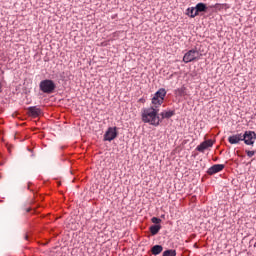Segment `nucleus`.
Returning <instances> with one entry per match:
<instances>
[{
	"label": "nucleus",
	"instance_id": "dca6fc26",
	"mask_svg": "<svg viewBox=\"0 0 256 256\" xmlns=\"http://www.w3.org/2000/svg\"><path fill=\"white\" fill-rule=\"evenodd\" d=\"M161 117L162 119H169L171 117H173L174 113L173 111H164V112H161Z\"/></svg>",
	"mask_w": 256,
	"mask_h": 256
},
{
	"label": "nucleus",
	"instance_id": "f257e3e1",
	"mask_svg": "<svg viewBox=\"0 0 256 256\" xmlns=\"http://www.w3.org/2000/svg\"><path fill=\"white\" fill-rule=\"evenodd\" d=\"M159 113V109L155 108V107H149V108H144L142 109V121L144 123H149L150 125H154L155 127H157V125H159L160 123V118L157 115Z\"/></svg>",
	"mask_w": 256,
	"mask_h": 256
},
{
	"label": "nucleus",
	"instance_id": "1a4fd4ad",
	"mask_svg": "<svg viewBox=\"0 0 256 256\" xmlns=\"http://www.w3.org/2000/svg\"><path fill=\"white\" fill-rule=\"evenodd\" d=\"M225 169V165L223 164H215L208 169L209 175H215V173H219V171H223Z\"/></svg>",
	"mask_w": 256,
	"mask_h": 256
},
{
	"label": "nucleus",
	"instance_id": "a211bd4d",
	"mask_svg": "<svg viewBox=\"0 0 256 256\" xmlns=\"http://www.w3.org/2000/svg\"><path fill=\"white\" fill-rule=\"evenodd\" d=\"M152 223H154L155 225H159V223H161V219L157 218V217H153L151 219Z\"/></svg>",
	"mask_w": 256,
	"mask_h": 256
},
{
	"label": "nucleus",
	"instance_id": "6ab92c4d",
	"mask_svg": "<svg viewBox=\"0 0 256 256\" xmlns=\"http://www.w3.org/2000/svg\"><path fill=\"white\" fill-rule=\"evenodd\" d=\"M246 155L248 157H253L255 155V151H251V150H246Z\"/></svg>",
	"mask_w": 256,
	"mask_h": 256
},
{
	"label": "nucleus",
	"instance_id": "423d86ee",
	"mask_svg": "<svg viewBox=\"0 0 256 256\" xmlns=\"http://www.w3.org/2000/svg\"><path fill=\"white\" fill-rule=\"evenodd\" d=\"M117 138V127H109L104 134V141H113Z\"/></svg>",
	"mask_w": 256,
	"mask_h": 256
},
{
	"label": "nucleus",
	"instance_id": "6e6552de",
	"mask_svg": "<svg viewBox=\"0 0 256 256\" xmlns=\"http://www.w3.org/2000/svg\"><path fill=\"white\" fill-rule=\"evenodd\" d=\"M240 141H243V134H234L228 137V142L230 145H237Z\"/></svg>",
	"mask_w": 256,
	"mask_h": 256
},
{
	"label": "nucleus",
	"instance_id": "2eb2a0df",
	"mask_svg": "<svg viewBox=\"0 0 256 256\" xmlns=\"http://www.w3.org/2000/svg\"><path fill=\"white\" fill-rule=\"evenodd\" d=\"M163 251V246L161 245H155L152 247V254L153 255H159Z\"/></svg>",
	"mask_w": 256,
	"mask_h": 256
},
{
	"label": "nucleus",
	"instance_id": "20e7f679",
	"mask_svg": "<svg viewBox=\"0 0 256 256\" xmlns=\"http://www.w3.org/2000/svg\"><path fill=\"white\" fill-rule=\"evenodd\" d=\"M201 57V54L199 51L192 49L188 51L186 54H184L183 61L184 63H191V61H195Z\"/></svg>",
	"mask_w": 256,
	"mask_h": 256
},
{
	"label": "nucleus",
	"instance_id": "f3484780",
	"mask_svg": "<svg viewBox=\"0 0 256 256\" xmlns=\"http://www.w3.org/2000/svg\"><path fill=\"white\" fill-rule=\"evenodd\" d=\"M177 252L175 250H166L163 252L162 256H176Z\"/></svg>",
	"mask_w": 256,
	"mask_h": 256
},
{
	"label": "nucleus",
	"instance_id": "f03ea898",
	"mask_svg": "<svg viewBox=\"0 0 256 256\" xmlns=\"http://www.w3.org/2000/svg\"><path fill=\"white\" fill-rule=\"evenodd\" d=\"M165 95H167V91L164 88H160L152 97L151 107L159 109L160 105H163V101H165Z\"/></svg>",
	"mask_w": 256,
	"mask_h": 256
},
{
	"label": "nucleus",
	"instance_id": "9d476101",
	"mask_svg": "<svg viewBox=\"0 0 256 256\" xmlns=\"http://www.w3.org/2000/svg\"><path fill=\"white\" fill-rule=\"evenodd\" d=\"M28 112L31 117H39V115H41V110L36 106L30 107Z\"/></svg>",
	"mask_w": 256,
	"mask_h": 256
},
{
	"label": "nucleus",
	"instance_id": "0eeeda50",
	"mask_svg": "<svg viewBox=\"0 0 256 256\" xmlns=\"http://www.w3.org/2000/svg\"><path fill=\"white\" fill-rule=\"evenodd\" d=\"M211 147H213V140H205L196 147V151H199V153H205V151H207V149H211Z\"/></svg>",
	"mask_w": 256,
	"mask_h": 256
},
{
	"label": "nucleus",
	"instance_id": "7ed1b4c3",
	"mask_svg": "<svg viewBox=\"0 0 256 256\" xmlns=\"http://www.w3.org/2000/svg\"><path fill=\"white\" fill-rule=\"evenodd\" d=\"M40 89L43 93H53V91H55V82L52 80L41 81Z\"/></svg>",
	"mask_w": 256,
	"mask_h": 256
},
{
	"label": "nucleus",
	"instance_id": "39448f33",
	"mask_svg": "<svg viewBox=\"0 0 256 256\" xmlns=\"http://www.w3.org/2000/svg\"><path fill=\"white\" fill-rule=\"evenodd\" d=\"M256 134L254 131H246L242 134V141H244L245 145H255Z\"/></svg>",
	"mask_w": 256,
	"mask_h": 256
},
{
	"label": "nucleus",
	"instance_id": "9b49d317",
	"mask_svg": "<svg viewBox=\"0 0 256 256\" xmlns=\"http://www.w3.org/2000/svg\"><path fill=\"white\" fill-rule=\"evenodd\" d=\"M186 15H188V17H191L193 19V18L197 17V15H199V14L197 12V8L191 7L186 10Z\"/></svg>",
	"mask_w": 256,
	"mask_h": 256
},
{
	"label": "nucleus",
	"instance_id": "f8f14e48",
	"mask_svg": "<svg viewBox=\"0 0 256 256\" xmlns=\"http://www.w3.org/2000/svg\"><path fill=\"white\" fill-rule=\"evenodd\" d=\"M196 12L198 13H205L207 11V5L205 3H198L196 6Z\"/></svg>",
	"mask_w": 256,
	"mask_h": 256
},
{
	"label": "nucleus",
	"instance_id": "4468645a",
	"mask_svg": "<svg viewBox=\"0 0 256 256\" xmlns=\"http://www.w3.org/2000/svg\"><path fill=\"white\" fill-rule=\"evenodd\" d=\"M159 231H161V225L156 224L150 227V233L152 235H157V233H159Z\"/></svg>",
	"mask_w": 256,
	"mask_h": 256
},
{
	"label": "nucleus",
	"instance_id": "ddd939ff",
	"mask_svg": "<svg viewBox=\"0 0 256 256\" xmlns=\"http://www.w3.org/2000/svg\"><path fill=\"white\" fill-rule=\"evenodd\" d=\"M175 95H177V97H183V96L187 95V88H185V86H182V87L176 89Z\"/></svg>",
	"mask_w": 256,
	"mask_h": 256
}]
</instances>
